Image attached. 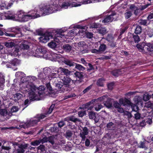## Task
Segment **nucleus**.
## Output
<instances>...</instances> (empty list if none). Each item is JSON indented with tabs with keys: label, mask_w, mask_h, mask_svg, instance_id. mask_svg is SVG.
Returning a JSON list of instances; mask_svg holds the SVG:
<instances>
[{
	"label": "nucleus",
	"mask_w": 153,
	"mask_h": 153,
	"mask_svg": "<svg viewBox=\"0 0 153 153\" xmlns=\"http://www.w3.org/2000/svg\"><path fill=\"white\" fill-rule=\"evenodd\" d=\"M54 5H44L40 8L39 12L37 11L36 10H32L28 13L30 16L31 19L39 17L43 15H48L53 13L54 11L57 10V8L56 7L51 9L52 6Z\"/></svg>",
	"instance_id": "1"
},
{
	"label": "nucleus",
	"mask_w": 153,
	"mask_h": 153,
	"mask_svg": "<svg viewBox=\"0 0 153 153\" xmlns=\"http://www.w3.org/2000/svg\"><path fill=\"white\" fill-rule=\"evenodd\" d=\"M62 0H59L58 2L57 1H54L53 4H48V5H54L52 6L51 9H53L54 8H57V10L53 11V12H55L59 10L61 8H67L68 6H71L72 7H76L80 6L81 5L80 4H77V2H80V0H66L65 2L61 4L60 1Z\"/></svg>",
	"instance_id": "2"
},
{
	"label": "nucleus",
	"mask_w": 153,
	"mask_h": 153,
	"mask_svg": "<svg viewBox=\"0 0 153 153\" xmlns=\"http://www.w3.org/2000/svg\"><path fill=\"white\" fill-rule=\"evenodd\" d=\"M136 47L143 52L153 54V44L151 43H137Z\"/></svg>",
	"instance_id": "3"
},
{
	"label": "nucleus",
	"mask_w": 153,
	"mask_h": 153,
	"mask_svg": "<svg viewBox=\"0 0 153 153\" xmlns=\"http://www.w3.org/2000/svg\"><path fill=\"white\" fill-rule=\"evenodd\" d=\"M34 90V89L33 88L29 89L28 97L29 98V100L28 99H27L25 100L23 105L25 106V108L28 106L31 102L39 100V97L35 93Z\"/></svg>",
	"instance_id": "4"
},
{
	"label": "nucleus",
	"mask_w": 153,
	"mask_h": 153,
	"mask_svg": "<svg viewBox=\"0 0 153 153\" xmlns=\"http://www.w3.org/2000/svg\"><path fill=\"white\" fill-rule=\"evenodd\" d=\"M4 34L10 37L20 36L21 35V28L17 27L4 29Z\"/></svg>",
	"instance_id": "5"
},
{
	"label": "nucleus",
	"mask_w": 153,
	"mask_h": 153,
	"mask_svg": "<svg viewBox=\"0 0 153 153\" xmlns=\"http://www.w3.org/2000/svg\"><path fill=\"white\" fill-rule=\"evenodd\" d=\"M38 122L37 118L35 117L33 118L27 120L26 123L23 124L21 126L22 128H26L37 125Z\"/></svg>",
	"instance_id": "6"
},
{
	"label": "nucleus",
	"mask_w": 153,
	"mask_h": 153,
	"mask_svg": "<svg viewBox=\"0 0 153 153\" xmlns=\"http://www.w3.org/2000/svg\"><path fill=\"white\" fill-rule=\"evenodd\" d=\"M62 81H63V86L65 88L64 89L67 91L71 90V85L73 81L71 78L67 76H64L62 79Z\"/></svg>",
	"instance_id": "7"
},
{
	"label": "nucleus",
	"mask_w": 153,
	"mask_h": 153,
	"mask_svg": "<svg viewBox=\"0 0 153 153\" xmlns=\"http://www.w3.org/2000/svg\"><path fill=\"white\" fill-rule=\"evenodd\" d=\"M46 53V48L44 46H40L37 48L36 54L39 56H44Z\"/></svg>",
	"instance_id": "8"
},
{
	"label": "nucleus",
	"mask_w": 153,
	"mask_h": 153,
	"mask_svg": "<svg viewBox=\"0 0 153 153\" xmlns=\"http://www.w3.org/2000/svg\"><path fill=\"white\" fill-rule=\"evenodd\" d=\"M53 36L51 33H44L42 36L39 38L40 41L42 42L45 43L50 39H52Z\"/></svg>",
	"instance_id": "9"
},
{
	"label": "nucleus",
	"mask_w": 153,
	"mask_h": 153,
	"mask_svg": "<svg viewBox=\"0 0 153 153\" xmlns=\"http://www.w3.org/2000/svg\"><path fill=\"white\" fill-rule=\"evenodd\" d=\"M116 13L115 12H113L109 15L107 16L102 21V22L106 23L113 21L115 20L116 18L114 17V16H116Z\"/></svg>",
	"instance_id": "10"
},
{
	"label": "nucleus",
	"mask_w": 153,
	"mask_h": 153,
	"mask_svg": "<svg viewBox=\"0 0 153 153\" xmlns=\"http://www.w3.org/2000/svg\"><path fill=\"white\" fill-rule=\"evenodd\" d=\"M84 73L82 72L78 71H76L75 72L73 71L72 75L74 77H76V79L77 78L79 79L78 81H79V82H82V80L84 78L83 75Z\"/></svg>",
	"instance_id": "11"
},
{
	"label": "nucleus",
	"mask_w": 153,
	"mask_h": 153,
	"mask_svg": "<svg viewBox=\"0 0 153 153\" xmlns=\"http://www.w3.org/2000/svg\"><path fill=\"white\" fill-rule=\"evenodd\" d=\"M130 34L131 37L130 41L131 45H132L134 42L135 43H138L140 41V39L138 34L131 33Z\"/></svg>",
	"instance_id": "12"
},
{
	"label": "nucleus",
	"mask_w": 153,
	"mask_h": 153,
	"mask_svg": "<svg viewBox=\"0 0 153 153\" xmlns=\"http://www.w3.org/2000/svg\"><path fill=\"white\" fill-rule=\"evenodd\" d=\"M59 71L60 72V74H62L66 75L67 76H68L72 75L73 72L72 71H69L68 69L62 67L59 68L57 71V73H58Z\"/></svg>",
	"instance_id": "13"
},
{
	"label": "nucleus",
	"mask_w": 153,
	"mask_h": 153,
	"mask_svg": "<svg viewBox=\"0 0 153 153\" xmlns=\"http://www.w3.org/2000/svg\"><path fill=\"white\" fill-rule=\"evenodd\" d=\"M119 102L121 105L124 106H130L132 104L130 100L125 97L120 98L119 100Z\"/></svg>",
	"instance_id": "14"
},
{
	"label": "nucleus",
	"mask_w": 153,
	"mask_h": 153,
	"mask_svg": "<svg viewBox=\"0 0 153 153\" xmlns=\"http://www.w3.org/2000/svg\"><path fill=\"white\" fill-rule=\"evenodd\" d=\"M111 139V136L108 134L107 133L105 134L102 138V141L104 143V145L105 144H108V145H111L113 144V143L110 142Z\"/></svg>",
	"instance_id": "15"
},
{
	"label": "nucleus",
	"mask_w": 153,
	"mask_h": 153,
	"mask_svg": "<svg viewBox=\"0 0 153 153\" xmlns=\"http://www.w3.org/2000/svg\"><path fill=\"white\" fill-rule=\"evenodd\" d=\"M134 101L135 104L139 105L140 107H143V102L141 97L140 96H136L134 97Z\"/></svg>",
	"instance_id": "16"
},
{
	"label": "nucleus",
	"mask_w": 153,
	"mask_h": 153,
	"mask_svg": "<svg viewBox=\"0 0 153 153\" xmlns=\"http://www.w3.org/2000/svg\"><path fill=\"white\" fill-rule=\"evenodd\" d=\"M28 146L27 144L21 145L19 146V149L16 150V153H24L25 152V149H26Z\"/></svg>",
	"instance_id": "17"
},
{
	"label": "nucleus",
	"mask_w": 153,
	"mask_h": 153,
	"mask_svg": "<svg viewBox=\"0 0 153 153\" xmlns=\"http://www.w3.org/2000/svg\"><path fill=\"white\" fill-rule=\"evenodd\" d=\"M95 100H92L91 101L88 102L87 103L82 104V106L79 108V109L85 110L88 108L92 104H94V102Z\"/></svg>",
	"instance_id": "18"
},
{
	"label": "nucleus",
	"mask_w": 153,
	"mask_h": 153,
	"mask_svg": "<svg viewBox=\"0 0 153 153\" xmlns=\"http://www.w3.org/2000/svg\"><path fill=\"white\" fill-rule=\"evenodd\" d=\"M103 103L104 105L108 108H111L113 107L111 100L110 98H108L107 100L103 102Z\"/></svg>",
	"instance_id": "19"
},
{
	"label": "nucleus",
	"mask_w": 153,
	"mask_h": 153,
	"mask_svg": "<svg viewBox=\"0 0 153 153\" xmlns=\"http://www.w3.org/2000/svg\"><path fill=\"white\" fill-rule=\"evenodd\" d=\"M39 153H47L46 149L44 145L41 144L37 148Z\"/></svg>",
	"instance_id": "20"
},
{
	"label": "nucleus",
	"mask_w": 153,
	"mask_h": 153,
	"mask_svg": "<svg viewBox=\"0 0 153 153\" xmlns=\"http://www.w3.org/2000/svg\"><path fill=\"white\" fill-rule=\"evenodd\" d=\"M64 63L66 65L69 66L70 67H74L76 63L73 62L72 60L69 59H65L63 61Z\"/></svg>",
	"instance_id": "21"
},
{
	"label": "nucleus",
	"mask_w": 153,
	"mask_h": 153,
	"mask_svg": "<svg viewBox=\"0 0 153 153\" xmlns=\"http://www.w3.org/2000/svg\"><path fill=\"white\" fill-rule=\"evenodd\" d=\"M25 13L22 10H20L18 11L16 15V19L17 18H18V19H17V20H19L21 21L24 15H25Z\"/></svg>",
	"instance_id": "22"
},
{
	"label": "nucleus",
	"mask_w": 153,
	"mask_h": 153,
	"mask_svg": "<svg viewBox=\"0 0 153 153\" xmlns=\"http://www.w3.org/2000/svg\"><path fill=\"white\" fill-rule=\"evenodd\" d=\"M121 69H116L112 71L111 74L115 77L118 76L122 74Z\"/></svg>",
	"instance_id": "23"
},
{
	"label": "nucleus",
	"mask_w": 153,
	"mask_h": 153,
	"mask_svg": "<svg viewBox=\"0 0 153 153\" xmlns=\"http://www.w3.org/2000/svg\"><path fill=\"white\" fill-rule=\"evenodd\" d=\"M19 51V48L17 46H15L12 49L11 52V56H16L18 55V53Z\"/></svg>",
	"instance_id": "24"
},
{
	"label": "nucleus",
	"mask_w": 153,
	"mask_h": 153,
	"mask_svg": "<svg viewBox=\"0 0 153 153\" xmlns=\"http://www.w3.org/2000/svg\"><path fill=\"white\" fill-rule=\"evenodd\" d=\"M74 68L79 71H83L85 69V68L81 65L76 63L74 66Z\"/></svg>",
	"instance_id": "25"
},
{
	"label": "nucleus",
	"mask_w": 153,
	"mask_h": 153,
	"mask_svg": "<svg viewBox=\"0 0 153 153\" xmlns=\"http://www.w3.org/2000/svg\"><path fill=\"white\" fill-rule=\"evenodd\" d=\"M63 49L67 53H69L71 51L72 47L69 44H65L63 45Z\"/></svg>",
	"instance_id": "26"
},
{
	"label": "nucleus",
	"mask_w": 153,
	"mask_h": 153,
	"mask_svg": "<svg viewBox=\"0 0 153 153\" xmlns=\"http://www.w3.org/2000/svg\"><path fill=\"white\" fill-rule=\"evenodd\" d=\"M50 130L52 132L58 133L59 131V128L56 124H54L53 127L51 128Z\"/></svg>",
	"instance_id": "27"
},
{
	"label": "nucleus",
	"mask_w": 153,
	"mask_h": 153,
	"mask_svg": "<svg viewBox=\"0 0 153 153\" xmlns=\"http://www.w3.org/2000/svg\"><path fill=\"white\" fill-rule=\"evenodd\" d=\"M73 133L71 131L68 130L66 131L64 134L65 137L68 139H69L72 136Z\"/></svg>",
	"instance_id": "28"
},
{
	"label": "nucleus",
	"mask_w": 153,
	"mask_h": 153,
	"mask_svg": "<svg viewBox=\"0 0 153 153\" xmlns=\"http://www.w3.org/2000/svg\"><path fill=\"white\" fill-rule=\"evenodd\" d=\"M45 87L43 86H41L38 88V90L39 91L38 92L39 95H37L40 99L39 97L41 95H42L43 94V91L45 90Z\"/></svg>",
	"instance_id": "29"
},
{
	"label": "nucleus",
	"mask_w": 153,
	"mask_h": 153,
	"mask_svg": "<svg viewBox=\"0 0 153 153\" xmlns=\"http://www.w3.org/2000/svg\"><path fill=\"white\" fill-rule=\"evenodd\" d=\"M71 121H72L75 123H81V120L78 118H76L75 116L73 115L70 116Z\"/></svg>",
	"instance_id": "30"
},
{
	"label": "nucleus",
	"mask_w": 153,
	"mask_h": 153,
	"mask_svg": "<svg viewBox=\"0 0 153 153\" xmlns=\"http://www.w3.org/2000/svg\"><path fill=\"white\" fill-rule=\"evenodd\" d=\"M141 27L138 25H137L134 30V33L135 34H140L142 32Z\"/></svg>",
	"instance_id": "31"
},
{
	"label": "nucleus",
	"mask_w": 153,
	"mask_h": 153,
	"mask_svg": "<svg viewBox=\"0 0 153 153\" xmlns=\"http://www.w3.org/2000/svg\"><path fill=\"white\" fill-rule=\"evenodd\" d=\"M31 19V18L30 17V16L29 15L28 13V14H27V13H25L21 21L22 22H26Z\"/></svg>",
	"instance_id": "32"
},
{
	"label": "nucleus",
	"mask_w": 153,
	"mask_h": 153,
	"mask_svg": "<svg viewBox=\"0 0 153 153\" xmlns=\"http://www.w3.org/2000/svg\"><path fill=\"white\" fill-rule=\"evenodd\" d=\"M14 100L15 101L19 100L23 97V96L22 94L18 93H16L14 95Z\"/></svg>",
	"instance_id": "33"
},
{
	"label": "nucleus",
	"mask_w": 153,
	"mask_h": 153,
	"mask_svg": "<svg viewBox=\"0 0 153 153\" xmlns=\"http://www.w3.org/2000/svg\"><path fill=\"white\" fill-rule=\"evenodd\" d=\"M104 80V79L102 78H99L97 81V85L100 87H103L104 85L103 84V81Z\"/></svg>",
	"instance_id": "34"
},
{
	"label": "nucleus",
	"mask_w": 153,
	"mask_h": 153,
	"mask_svg": "<svg viewBox=\"0 0 153 153\" xmlns=\"http://www.w3.org/2000/svg\"><path fill=\"white\" fill-rule=\"evenodd\" d=\"M115 126V124L112 122L108 123L106 125V127L107 128L108 130H114V129L113 128H114V127Z\"/></svg>",
	"instance_id": "35"
},
{
	"label": "nucleus",
	"mask_w": 153,
	"mask_h": 153,
	"mask_svg": "<svg viewBox=\"0 0 153 153\" xmlns=\"http://www.w3.org/2000/svg\"><path fill=\"white\" fill-rule=\"evenodd\" d=\"M132 109V111L136 112H138L139 110V105L137 104H133L132 103L131 105H130Z\"/></svg>",
	"instance_id": "36"
},
{
	"label": "nucleus",
	"mask_w": 153,
	"mask_h": 153,
	"mask_svg": "<svg viewBox=\"0 0 153 153\" xmlns=\"http://www.w3.org/2000/svg\"><path fill=\"white\" fill-rule=\"evenodd\" d=\"M151 97V95H149V94L146 93L144 94L142 99L143 100L147 101L149 100Z\"/></svg>",
	"instance_id": "37"
},
{
	"label": "nucleus",
	"mask_w": 153,
	"mask_h": 153,
	"mask_svg": "<svg viewBox=\"0 0 153 153\" xmlns=\"http://www.w3.org/2000/svg\"><path fill=\"white\" fill-rule=\"evenodd\" d=\"M55 106V104H52L49 108L48 110L46 111L45 114L48 115L51 114Z\"/></svg>",
	"instance_id": "38"
},
{
	"label": "nucleus",
	"mask_w": 153,
	"mask_h": 153,
	"mask_svg": "<svg viewBox=\"0 0 153 153\" xmlns=\"http://www.w3.org/2000/svg\"><path fill=\"white\" fill-rule=\"evenodd\" d=\"M58 127L59 128H62V127L66 125L65 122L63 120H60L59 122L56 123Z\"/></svg>",
	"instance_id": "39"
},
{
	"label": "nucleus",
	"mask_w": 153,
	"mask_h": 153,
	"mask_svg": "<svg viewBox=\"0 0 153 153\" xmlns=\"http://www.w3.org/2000/svg\"><path fill=\"white\" fill-rule=\"evenodd\" d=\"M5 46L8 48H13L15 46V43L12 42H6L5 44Z\"/></svg>",
	"instance_id": "40"
},
{
	"label": "nucleus",
	"mask_w": 153,
	"mask_h": 153,
	"mask_svg": "<svg viewBox=\"0 0 153 153\" xmlns=\"http://www.w3.org/2000/svg\"><path fill=\"white\" fill-rule=\"evenodd\" d=\"M107 47L105 44L103 43L101 44L99 47V50L100 52H104L106 49Z\"/></svg>",
	"instance_id": "41"
},
{
	"label": "nucleus",
	"mask_w": 153,
	"mask_h": 153,
	"mask_svg": "<svg viewBox=\"0 0 153 153\" xmlns=\"http://www.w3.org/2000/svg\"><path fill=\"white\" fill-rule=\"evenodd\" d=\"M46 115L45 114H45H38L36 115L35 117L37 119V120L38 122H39L41 120H42L44 118L46 117Z\"/></svg>",
	"instance_id": "42"
},
{
	"label": "nucleus",
	"mask_w": 153,
	"mask_h": 153,
	"mask_svg": "<svg viewBox=\"0 0 153 153\" xmlns=\"http://www.w3.org/2000/svg\"><path fill=\"white\" fill-rule=\"evenodd\" d=\"M27 42H22L20 45V47L23 49H27L29 48V46L27 44Z\"/></svg>",
	"instance_id": "43"
},
{
	"label": "nucleus",
	"mask_w": 153,
	"mask_h": 153,
	"mask_svg": "<svg viewBox=\"0 0 153 153\" xmlns=\"http://www.w3.org/2000/svg\"><path fill=\"white\" fill-rule=\"evenodd\" d=\"M55 138L54 136H50L48 137V141L51 143L52 145H53L55 143Z\"/></svg>",
	"instance_id": "44"
},
{
	"label": "nucleus",
	"mask_w": 153,
	"mask_h": 153,
	"mask_svg": "<svg viewBox=\"0 0 153 153\" xmlns=\"http://www.w3.org/2000/svg\"><path fill=\"white\" fill-rule=\"evenodd\" d=\"M98 32L99 33L104 35L107 33V31L105 28L101 27L98 29Z\"/></svg>",
	"instance_id": "45"
},
{
	"label": "nucleus",
	"mask_w": 153,
	"mask_h": 153,
	"mask_svg": "<svg viewBox=\"0 0 153 153\" xmlns=\"http://www.w3.org/2000/svg\"><path fill=\"white\" fill-rule=\"evenodd\" d=\"M52 56L53 60H57L58 59H59L61 57L62 55L59 54L54 53L52 55Z\"/></svg>",
	"instance_id": "46"
},
{
	"label": "nucleus",
	"mask_w": 153,
	"mask_h": 153,
	"mask_svg": "<svg viewBox=\"0 0 153 153\" xmlns=\"http://www.w3.org/2000/svg\"><path fill=\"white\" fill-rule=\"evenodd\" d=\"M58 77V74L57 73H52L51 74H50L48 77L49 79L51 80Z\"/></svg>",
	"instance_id": "47"
},
{
	"label": "nucleus",
	"mask_w": 153,
	"mask_h": 153,
	"mask_svg": "<svg viewBox=\"0 0 153 153\" xmlns=\"http://www.w3.org/2000/svg\"><path fill=\"white\" fill-rule=\"evenodd\" d=\"M96 115V113L92 111L89 112L88 113L89 118L91 119H93L94 117H95Z\"/></svg>",
	"instance_id": "48"
},
{
	"label": "nucleus",
	"mask_w": 153,
	"mask_h": 153,
	"mask_svg": "<svg viewBox=\"0 0 153 153\" xmlns=\"http://www.w3.org/2000/svg\"><path fill=\"white\" fill-rule=\"evenodd\" d=\"M40 143L39 140H36L31 142L30 144L32 146H36L39 145Z\"/></svg>",
	"instance_id": "49"
},
{
	"label": "nucleus",
	"mask_w": 153,
	"mask_h": 153,
	"mask_svg": "<svg viewBox=\"0 0 153 153\" xmlns=\"http://www.w3.org/2000/svg\"><path fill=\"white\" fill-rule=\"evenodd\" d=\"M86 111H82L78 112V115L79 117H82L86 115Z\"/></svg>",
	"instance_id": "50"
},
{
	"label": "nucleus",
	"mask_w": 153,
	"mask_h": 153,
	"mask_svg": "<svg viewBox=\"0 0 153 153\" xmlns=\"http://www.w3.org/2000/svg\"><path fill=\"white\" fill-rule=\"evenodd\" d=\"M87 134L84 133L83 132H81L80 133V136L82 138V142L84 143V141L85 140L86 137L85 135Z\"/></svg>",
	"instance_id": "51"
},
{
	"label": "nucleus",
	"mask_w": 153,
	"mask_h": 153,
	"mask_svg": "<svg viewBox=\"0 0 153 153\" xmlns=\"http://www.w3.org/2000/svg\"><path fill=\"white\" fill-rule=\"evenodd\" d=\"M132 14L131 11H129L124 13V16L126 19L129 18L132 15Z\"/></svg>",
	"instance_id": "52"
},
{
	"label": "nucleus",
	"mask_w": 153,
	"mask_h": 153,
	"mask_svg": "<svg viewBox=\"0 0 153 153\" xmlns=\"http://www.w3.org/2000/svg\"><path fill=\"white\" fill-rule=\"evenodd\" d=\"M6 19L8 20H17L16 16H5Z\"/></svg>",
	"instance_id": "53"
},
{
	"label": "nucleus",
	"mask_w": 153,
	"mask_h": 153,
	"mask_svg": "<svg viewBox=\"0 0 153 153\" xmlns=\"http://www.w3.org/2000/svg\"><path fill=\"white\" fill-rule=\"evenodd\" d=\"M7 113V110L6 109H0V114L2 116H6Z\"/></svg>",
	"instance_id": "54"
},
{
	"label": "nucleus",
	"mask_w": 153,
	"mask_h": 153,
	"mask_svg": "<svg viewBox=\"0 0 153 153\" xmlns=\"http://www.w3.org/2000/svg\"><path fill=\"white\" fill-rule=\"evenodd\" d=\"M113 105L116 108H118L121 107V104L118 102L117 101H115L113 102Z\"/></svg>",
	"instance_id": "55"
},
{
	"label": "nucleus",
	"mask_w": 153,
	"mask_h": 153,
	"mask_svg": "<svg viewBox=\"0 0 153 153\" xmlns=\"http://www.w3.org/2000/svg\"><path fill=\"white\" fill-rule=\"evenodd\" d=\"M48 46L51 48H53L56 47L57 46L56 43L53 42H51L48 44Z\"/></svg>",
	"instance_id": "56"
},
{
	"label": "nucleus",
	"mask_w": 153,
	"mask_h": 153,
	"mask_svg": "<svg viewBox=\"0 0 153 153\" xmlns=\"http://www.w3.org/2000/svg\"><path fill=\"white\" fill-rule=\"evenodd\" d=\"M92 86L93 84H91L85 88L82 91L83 94H85L88 92L92 88Z\"/></svg>",
	"instance_id": "57"
},
{
	"label": "nucleus",
	"mask_w": 153,
	"mask_h": 153,
	"mask_svg": "<svg viewBox=\"0 0 153 153\" xmlns=\"http://www.w3.org/2000/svg\"><path fill=\"white\" fill-rule=\"evenodd\" d=\"M114 37L111 34H108L106 38V40L108 42H110L113 40Z\"/></svg>",
	"instance_id": "58"
},
{
	"label": "nucleus",
	"mask_w": 153,
	"mask_h": 153,
	"mask_svg": "<svg viewBox=\"0 0 153 153\" xmlns=\"http://www.w3.org/2000/svg\"><path fill=\"white\" fill-rule=\"evenodd\" d=\"M5 79L4 77L2 74H0V86L4 83Z\"/></svg>",
	"instance_id": "59"
},
{
	"label": "nucleus",
	"mask_w": 153,
	"mask_h": 153,
	"mask_svg": "<svg viewBox=\"0 0 153 153\" xmlns=\"http://www.w3.org/2000/svg\"><path fill=\"white\" fill-rule=\"evenodd\" d=\"M56 87L59 89H61L62 88H63L64 89L65 88L63 86V83L61 82H59L56 83Z\"/></svg>",
	"instance_id": "60"
},
{
	"label": "nucleus",
	"mask_w": 153,
	"mask_h": 153,
	"mask_svg": "<svg viewBox=\"0 0 153 153\" xmlns=\"http://www.w3.org/2000/svg\"><path fill=\"white\" fill-rule=\"evenodd\" d=\"M128 28V27H125L124 28H121L120 30V34L119 36H120L123 34L126 31Z\"/></svg>",
	"instance_id": "61"
},
{
	"label": "nucleus",
	"mask_w": 153,
	"mask_h": 153,
	"mask_svg": "<svg viewBox=\"0 0 153 153\" xmlns=\"http://www.w3.org/2000/svg\"><path fill=\"white\" fill-rule=\"evenodd\" d=\"M140 24L143 26H147V20L141 19L140 21Z\"/></svg>",
	"instance_id": "62"
},
{
	"label": "nucleus",
	"mask_w": 153,
	"mask_h": 153,
	"mask_svg": "<svg viewBox=\"0 0 153 153\" xmlns=\"http://www.w3.org/2000/svg\"><path fill=\"white\" fill-rule=\"evenodd\" d=\"M19 60L16 59H13L11 62V64L13 66L16 65L18 64Z\"/></svg>",
	"instance_id": "63"
},
{
	"label": "nucleus",
	"mask_w": 153,
	"mask_h": 153,
	"mask_svg": "<svg viewBox=\"0 0 153 153\" xmlns=\"http://www.w3.org/2000/svg\"><path fill=\"white\" fill-rule=\"evenodd\" d=\"M114 85V83L113 82H112L108 84L107 85L108 89L110 90H112L113 88Z\"/></svg>",
	"instance_id": "64"
}]
</instances>
